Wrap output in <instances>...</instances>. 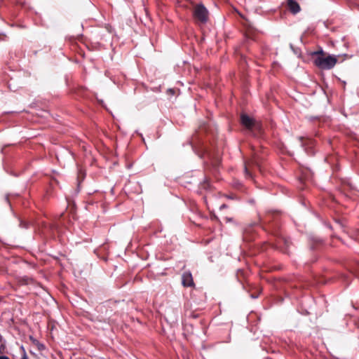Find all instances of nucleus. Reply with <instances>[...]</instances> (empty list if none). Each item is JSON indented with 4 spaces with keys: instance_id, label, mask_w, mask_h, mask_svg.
<instances>
[{
    "instance_id": "1",
    "label": "nucleus",
    "mask_w": 359,
    "mask_h": 359,
    "mask_svg": "<svg viewBox=\"0 0 359 359\" xmlns=\"http://www.w3.org/2000/svg\"><path fill=\"white\" fill-rule=\"evenodd\" d=\"M313 55L316 57L313 60L314 65L321 69H331L337 62V58L335 56H324L323 50L313 52Z\"/></svg>"
},
{
    "instance_id": "2",
    "label": "nucleus",
    "mask_w": 359,
    "mask_h": 359,
    "mask_svg": "<svg viewBox=\"0 0 359 359\" xmlns=\"http://www.w3.org/2000/svg\"><path fill=\"white\" fill-rule=\"evenodd\" d=\"M252 154L251 158L244 162V173L247 179L252 180V167H259L260 158L257 152L255 150L254 147H252Z\"/></svg>"
},
{
    "instance_id": "3",
    "label": "nucleus",
    "mask_w": 359,
    "mask_h": 359,
    "mask_svg": "<svg viewBox=\"0 0 359 359\" xmlns=\"http://www.w3.org/2000/svg\"><path fill=\"white\" fill-rule=\"evenodd\" d=\"M193 17L195 20L205 24L209 19V12L203 4H196L193 8Z\"/></svg>"
},
{
    "instance_id": "4",
    "label": "nucleus",
    "mask_w": 359,
    "mask_h": 359,
    "mask_svg": "<svg viewBox=\"0 0 359 359\" xmlns=\"http://www.w3.org/2000/svg\"><path fill=\"white\" fill-rule=\"evenodd\" d=\"M182 284L185 287H194L195 283L191 273L189 271H184L182 275Z\"/></svg>"
},
{
    "instance_id": "5",
    "label": "nucleus",
    "mask_w": 359,
    "mask_h": 359,
    "mask_svg": "<svg viewBox=\"0 0 359 359\" xmlns=\"http://www.w3.org/2000/svg\"><path fill=\"white\" fill-rule=\"evenodd\" d=\"M241 123L243 126L248 129L252 128L255 125L254 119L245 114L241 115Z\"/></svg>"
},
{
    "instance_id": "6",
    "label": "nucleus",
    "mask_w": 359,
    "mask_h": 359,
    "mask_svg": "<svg viewBox=\"0 0 359 359\" xmlns=\"http://www.w3.org/2000/svg\"><path fill=\"white\" fill-rule=\"evenodd\" d=\"M287 7L291 13L296 14L300 11L299 4L295 0H287Z\"/></svg>"
},
{
    "instance_id": "7",
    "label": "nucleus",
    "mask_w": 359,
    "mask_h": 359,
    "mask_svg": "<svg viewBox=\"0 0 359 359\" xmlns=\"http://www.w3.org/2000/svg\"><path fill=\"white\" fill-rule=\"evenodd\" d=\"M30 339L33 341V342L36 343V345H37V346H38V349H39V351H41V350H43V349H44L45 346H44V345H43V344H42L39 343L37 340H36V339H33V337H30Z\"/></svg>"
},
{
    "instance_id": "8",
    "label": "nucleus",
    "mask_w": 359,
    "mask_h": 359,
    "mask_svg": "<svg viewBox=\"0 0 359 359\" xmlns=\"http://www.w3.org/2000/svg\"><path fill=\"white\" fill-rule=\"evenodd\" d=\"M201 187L203 189H208V188H210V183L209 182L205 180L203 183L201 184Z\"/></svg>"
},
{
    "instance_id": "9",
    "label": "nucleus",
    "mask_w": 359,
    "mask_h": 359,
    "mask_svg": "<svg viewBox=\"0 0 359 359\" xmlns=\"http://www.w3.org/2000/svg\"><path fill=\"white\" fill-rule=\"evenodd\" d=\"M6 352V346L5 344H1L0 345V353H5Z\"/></svg>"
},
{
    "instance_id": "10",
    "label": "nucleus",
    "mask_w": 359,
    "mask_h": 359,
    "mask_svg": "<svg viewBox=\"0 0 359 359\" xmlns=\"http://www.w3.org/2000/svg\"><path fill=\"white\" fill-rule=\"evenodd\" d=\"M21 350L22 351V353H23L22 359H28L27 355L26 354V351L23 346H21Z\"/></svg>"
},
{
    "instance_id": "11",
    "label": "nucleus",
    "mask_w": 359,
    "mask_h": 359,
    "mask_svg": "<svg viewBox=\"0 0 359 359\" xmlns=\"http://www.w3.org/2000/svg\"><path fill=\"white\" fill-rule=\"evenodd\" d=\"M0 359H10V358L6 355H0Z\"/></svg>"
},
{
    "instance_id": "12",
    "label": "nucleus",
    "mask_w": 359,
    "mask_h": 359,
    "mask_svg": "<svg viewBox=\"0 0 359 359\" xmlns=\"http://www.w3.org/2000/svg\"><path fill=\"white\" fill-rule=\"evenodd\" d=\"M228 206L226 205V204H222L221 206H220V209H224V208H226Z\"/></svg>"
},
{
    "instance_id": "13",
    "label": "nucleus",
    "mask_w": 359,
    "mask_h": 359,
    "mask_svg": "<svg viewBox=\"0 0 359 359\" xmlns=\"http://www.w3.org/2000/svg\"><path fill=\"white\" fill-rule=\"evenodd\" d=\"M29 280H31L30 278H27L26 279H25V281L26 282V283H28V281Z\"/></svg>"
},
{
    "instance_id": "14",
    "label": "nucleus",
    "mask_w": 359,
    "mask_h": 359,
    "mask_svg": "<svg viewBox=\"0 0 359 359\" xmlns=\"http://www.w3.org/2000/svg\"><path fill=\"white\" fill-rule=\"evenodd\" d=\"M252 298H256V297H257V296L252 295Z\"/></svg>"
},
{
    "instance_id": "15",
    "label": "nucleus",
    "mask_w": 359,
    "mask_h": 359,
    "mask_svg": "<svg viewBox=\"0 0 359 359\" xmlns=\"http://www.w3.org/2000/svg\"><path fill=\"white\" fill-rule=\"evenodd\" d=\"M358 276H359V271L358 272Z\"/></svg>"
}]
</instances>
